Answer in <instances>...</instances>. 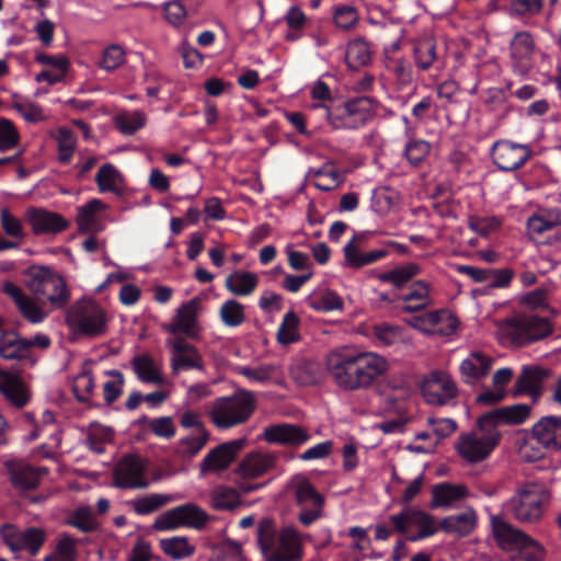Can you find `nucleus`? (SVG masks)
I'll return each mask as SVG.
<instances>
[{"label": "nucleus", "instance_id": "b1692460", "mask_svg": "<svg viewBox=\"0 0 561 561\" xmlns=\"http://www.w3.org/2000/svg\"><path fill=\"white\" fill-rule=\"evenodd\" d=\"M244 439L224 443L210 450L201 463L204 472H220L227 469L243 448Z\"/></svg>", "mask_w": 561, "mask_h": 561}, {"label": "nucleus", "instance_id": "603ef678", "mask_svg": "<svg viewBox=\"0 0 561 561\" xmlns=\"http://www.w3.org/2000/svg\"><path fill=\"white\" fill-rule=\"evenodd\" d=\"M220 320L230 328L239 327L245 319L244 307L234 299H229L222 304L219 310Z\"/></svg>", "mask_w": 561, "mask_h": 561}, {"label": "nucleus", "instance_id": "c9c22d12", "mask_svg": "<svg viewBox=\"0 0 561 561\" xmlns=\"http://www.w3.org/2000/svg\"><path fill=\"white\" fill-rule=\"evenodd\" d=\"M345 104L354 129L367 123L378 111V104L366 96L348 100Z\"/></svg>", "mask_w": 561, "mask_h": 561}, {"label": "nucleus", "instance_id": "f257e3e1", "mask_svg": "<svg viewBox=\"0 0 561 561\" xmlns=\"http://www.w3.org/2000/svg\"><path fill=\"white\" fill-rule=\"evenodd\" d=\"M325 369L341 390H368L388 373L389 362L378 353L343 345L328 353Z\"/></svg>", "mask_w": 561, "mask_h": 561}, {"label": "nucleus", "instance_id": "6ab92c4d", "mask_svg": "<svg viewBox=\"0 0 561 561\" xmlns=\"http://www.w3.org/2000/svg\"><path fill=\"white\" fill-rule=\"evenodd\" d=\"M35 61L43 67L35 76V81L37 83H47L48 85L61 82L70 67L69 59L62 54L36 53Z\"/></svg>", "mask_w": 561, "mask_h": 561}, {"label": "nucleus", "instance_id": "7c9ffc66", "mask_svg": "<svg viewBox=\"0 0 561 561\" xmlns=\"http://www.w3.org/2000/svg\"><path fill=\"white\" fill-rule=\"evenodd\" d=\"M263 438L271 444L300 445L309 440V434L299 426L280 424L264 430Z\"/></svg>", "mask_w": 561, "mask_h": 561}, {"label": "nucleus", "instance_id": "dca6fc26", "mask_svg": "<svg viewBox=\"0 0 561 561\" xmlns=\"http://www.w3.org/2000/svg\"><path fill=\"white\" fill-rule=\"evenodd\" d=\"M199 310L201 300L198 298L191 299L176 309L172 321L163 327L164 330L172 334L182 333L190 339H198L201 332Z\"/></svg>", "mask_w": 561, "mask_h": 561}, {"label": "nucleus", "instance_id": "393cba45", "mask_svg": "<svg viewBox=\"0 0 561 561\" xmlns=\"http://www.w3.org/2000/svg\"><path fill=\"white\" fill-rule=\"evenodd\" d=\"M531 405L525 403L513 404L490 411L481 416V424H489L493 428L501 424L519 425L530 416Z\"/></svg>", "mask_w": 561, "mask_h": 561}, {"label": "nucleus", "instance_id": "ddd939ff", "mask_svg": "<svg viewBox=\"0 0 561 561\" xmlns=\"http://www.w3.org/2000/svg\"><path fill=\"white\" fill-rule=\"evenodd\" d=\"M422 394L428 404L444 405L456 398L458 389L449 374L431 371L422 381Z\"/></svg>", "mask_w": 561, "mask_h": 561}, {"label": "nucleus", "instance_id": "7ed1b4c3", "mask_svg": "<svg viewBox=\"0 0 561 561\" xmlns=\"http://www.w3.org/2000/svg\"><path fill=\"white\" fill-rule=\"evenodd\" d=\"M550 502V493L542 484L525 483L503 504V511L522 524H537L541 520Z\"/></svg>", "mask_w": 561, "mask_h": 561}, {"label": "nucleus", "instance_id": "3c124183", "mask_svg": "<svg viewBox=\"0 0 561 561\" xmlns=\"http://www.w3.org/2000/svg\"><path fill=\"white\" fill-rule=\"evenodd\" d=\"M345 58L351 68H359L367 65L371 59L368 43L363 39L351 42L347 46Z\"/></svg>", "mask_w": 561, "mask_h": 561}, {"label": "nucleus", "instance_id": "13d9d810", "mask_svg": "<svg viewBox=\"0 0 561 561\" xmlns=\"http://www.w3.org/2000/svg\"><path fill=\"white\" fill-rule=\"evenodd\" d=\"M398 202V193L390 187L383 186L374 191L371 205L376 213L387 214Z\"/></svg>", "mask_w": 561, "mask_h": 561}, {"label": "nucleus", "instance_id": "f8f14e48", "mask_svg": "<svg viewBox=\"0 0 561 561\" xmlns=\"http://www.w3.org/2000/svg\"><path fill=\"white\" fill-rule=\"evenodd\" d=\"M291 488L296 501L301 507L299 520L308 526L320 517L323 497L316 491L309 480L301 476L291 480Z\"/></svg>", "mask_w": 561, "mask_h": 561}, {"label": "nucleus", "instance_id": "39448f33", "mask_svg": "<svg viewBox=\"0 0 561 561\" xmlns=\"http://www.w3.org/2000/svg\"><path fill=\"white\" fill-rule=\"evenodd\" d=\"M254 409L253 392L241 389L230 397H221L215 400L210 410V417L218 428H230L249 420Z\"/></svg>", "mask_w": 561, "mask_h": 561}, {"label": "nucleus", "instance_id": "412c9836", "mask_svg": "<svg viewBox=\"0 0 561 561\" xmlns=\"http://www.w3.org/2000/svg\"><path fill=\"white\" fill-rule=\"evenodd\" d=\"M25 219L35 234H56L69 226L61 215L37 207L26 209Z\"/></svg>", "mask_w": 561, "mask_h": 561}, {"label": "nucleus", "instance_id": "f03ea898", "mask_svg": "<svg viewBox=\"0 0 561 561\" xmlns=\"http://www.w3.org/2000/svg\"><path fill=\"white\" fill-rule=\"evenodd\" d=\"M257 541L267 561H296L301 558V536L291 527L276 531L270 519H263L257 527Z\"/></svg>", "mask_w": 561, "mask_h": 561}, {"label": "nucleus", "instance_id": "f3484780", "mask_svg": "<svg viewBox=\"0 0 561 561\" xmlns=\"http://www.w3.org/2000/svg\"><path fill=\"white\" fill-rule=\"evenodd\" d=\"M531 151L526 145L508 140L496 141L492 147L493 162L503 171L519 169L529 159Z\"/></svg>", "mask_w": 561, "mask_h": 561}, {"label": "nucleus", "instance_id": "2f4dec72", "mask_svg": "<svg viewBox=\"0 0 561 561\" xmlns=\"http://www.w3.org/2000/svg\"><path fill=\"white\" fill-rule=\"evenodd\" d=\"M477 525V514L472 508H468L462 513L450 515L445 517L440 524L442 528L446 534L465 537L469 535Z\"/></svg>", "mask_w": 561, "mask_h": 561}, {"label": "nucleus", "instance_id": "a878e982", "mask_svg": "<svg viewBox=\"0 0 561 561\" xmlns=\"http://www.w3.org/2000/svg\"><path fill=\"white\" fill-rule=\"evenodd\" d=\"M534 438L550 450L561 449V416H545L533 427Z\"/></svg>", "mask_w": 561, "mask_h": 561}, {"label": "nucleus", "instance_id": "338daca9", "mask_svg": "<svg viewBox=\"0 0 561 561\" xmlns=\"http://www.w3.org/2000/svg\"><path fill=\"white\" fill-rule=\"evenodd\" d=\"M415 61L417 66L426 70L436 58L435 45L431 39H425L416 44L414 48Z\"/></svg>", "mask_w": 561, "mask_h": 561}, {"label": "nucleus", "instance_id": "a19ab883", "mask_svg": "<svg viewBox=\"0 0 561 561\" xmlns=\"http://www.w3.org/2000/svg\"><path fill=\"white\" fill-rule=\"evenodd\" d=\"M236 373L245 377L250 382L266 385L279 378V368L275 364H261L257 366H238Z\"/></svg>", "mask_w": 561, "mask_h": 561}, {"label": "nucleus", "instance_id": "6e6d98bb", "mask_svg": "<svg viewBox=\"0 0 561 561\" xmlns=\"http://www.w3.org/2000/svg\"><path fill=\"white\" fill-rule=\"evenodd\" d=\"M515 551L518 554V561H543L546 558V550L542 545L528 535Z\"/></svg>", "mask_w": 561, "mask_h": 561}, {"label": "nucleus", "instance_id": "58836bf2", "mask_svg": "<svg viewBox=\"0 0 561 561\" xmlns=\"http://www.w3.org/2000/svg\"><path fill=\"white\" fill-rule=\"evenodd\" d=\"M401 300L405 311H417L428 307L432 304L428 284L423 280L414 282Z\"/></svg>", "mask_w": 561, "mask_h": 561}, {"label": "nucleus", "instance_id": "aec40b11", "mask_svg": "<svg viewBox=\"0 0 561 561\" xmlns=\"http://www.w3.org/2000/svg\"><path fill=\"white\" fill-rule=\"evenodd\" d=\"M2 290L14 301L20 313L28 322L36 324L47 318L48 312L44 309V304L25 295L22 289L13 283H3Z\"/></svg>", "mask_w": 561, "mask_h": 561}, {"label": "nucleus", "instance_id": "680f3d73", "mask_svg": "<svg viewBox=\"0 0 561 561\" xmlns=\"http://www.w3.org/2000/svg\"><path fill=\"white\" fill-rule=\"evenodd\" d=\"M324 116L335 129H354L345 102L328 107Z\"/></svg>", "mask_w": 561, "mask_h": 561}, {"label": "nucleus", "instance_id": "8fccbe9b", "mask_svg": "<svg viewBox=\"0 0 561 561\" xmlns=\"http://www.w3.org/2000/svg\"><path fill=\"white\" fill-rule=\"evenodd\" d=\"M420 271V266L416 263L408 262L381 274L379 279L396 287H401L416 276Z\"/></svg>", "mask_w": 561, "mask_h": 561}, {"label": "nucleus", "instance_id": "09e8293b", "mask_svg": "<svg viewBox=\"0 0 561 561\" xmlns=\"http://www.w3.org/2000/svg\"><path fill=\"white\" fill-rule=\"evenodd\" d=\"M299 328L300 319L298 314L294 311L286 312L277 331V341L282 345L297 342L300 339Z\"/></svg>", "mask_w": 561, "mask_h": 561}, {"label": "nucleus", "instance_id": "4c0bfd02", "mask_svg": "<svg viewBox=\"0 0 561 561\" xmlns=\"http://www.w3.org/2000/svg\"><path fill=\"white\" fill-rule=\"evenodd\" d=\"M131 366L138 379L147 383H161V366L149 354H140L133 358Z\"/></svg>", "mask_w": 561, "mask_h": 561}, {"label": "nucleus", "instance_id": "4be33fe9", "mask_svg": "<svg viewBox=\"0 0 561 561\" xmlns=\"http://www.w3.org/2000/svg\"><path fill=\"white\" fill-rule=\"evenodd\" d=\"M275 465L276 457L272 453L252 451L241 459L236 474L242 480H253L268 473Z\"/></svg>", "mask_w": 561, "mask_h": 561}, {"label": "nucleus", "instance_id": "1a4fd4ad", "mask_svg": "<svg viewBox=\"0 0 561 561\" xmlns=\"http://www.w3.org/2000/svg\"><path fill=\"white\" fill-rule=\"evenodd\" d=\"M390 523L393 529L401 534L416 530V534L410 537L412 540L427 538L439 529L434 516L414 506H408L390 516Z\"/></svg>", "mask_w": 561, "mask_h": 561}, {"label": "nucleus", "instance_id": "e2e57ef3", "mask_svg": "<svg viewBox=\"0 0 561 561\" xmlns=\"http://www.w3.org/2000/svg\"><path fill=\"white\" fill-rule=\"evenodd\" d=\"M112 439V430L100 424H92L85 439L87 446L96 454L104 451V444Z\"/></svg>", "mask_w": 561, "mask_h": 561}, {"label": "nucleus", "instance_id": "0eeeda50", "mask_svg": "<svg viewBox=\"0 0 561 561\" xmlns=\"http://www.w3.org/2000/svg\"><path fill=\"white\" fill-rule=\"evenodd\" d=\"M500 440V434L496 428L489 424H481V417L478 426L469 432L461 434L456 443V450L467 462L477 463L485 460L494 450Z\"/></svg>", "mask_w": 561, "mask_h": 561}, {"label": "nucleus", "instance_id": "c756f323", "mask_svg": "<svg viewBox=\"0 0 561 561\" xmlns=\"http://www.w3.org/2000/svg\"><path fill=\"white\" fill-rule=\"evenodd\" d=\"M106 209V205L98 198L91 199L78 208L76 222L82 233H96L103 230L100 221L101 211Z\"/></svg>", "mask_w": 561, "mask_h": 561}, {"label": "nucleus", "instance_id": "c85d7f7f", "mask_svg": "<svg viewBox=\"0 0 561 561\" xmlns=\"http://www.w3.org/2000/svg\"><path fill=\"white\" fill-rule=\"evenodd\" d=\"M491 525L495 541L503 550L515 551L527 535L496 515L491 516Z\"/></svg>", "mask_w": 561, "mask_h": 561}, {"label": "nucleus", "instance_id": "9b49d317", "mask_svg": "<svg viewBox=\"0 0 561 561\" xmlns=\"http://www.w3.org/2000/svg\"><path fill=\"white\" fill-rule=\"evenodd\" d=\"M209 520V515L198 505L186 503L167 511L157 517L154 528L173 530L181 527L202 529Z\"/></svg>", "mask_w": 561, "mask_h": 561}, {"label": "nucleus", "instance_id": "bf43d9fd", "mask_svg": "<svg viewBox=\"0 0 561 561\" xmlns=\"http://www.w3.org/2000/svg\"><path fill=\"white\" fill-rule=\"evenodd\" d=\"M160 546L165 554L176 560L186 558L194 552V547L184 537L163 539Z\"/></svg>", "mask_w": 561, "mask_h": 561}, {"label": "nucleus", "instance_id": "774afa93", "mask_svg": "<svg viewBox=\"0 0 561 561\" xmlns=\"http://www.w3.org/2000/svg\"><path fill=\"white\" fill-rule=\"evenodd\" d=\"M125 60V51L118 45L106 47L99 61L101 68L111 71L118 68Z\"/></svg>", "mask_w": 561, "mask_h": 561}, {"label": "nucleus", "instance_id": "79ce46f5", "mask_svg": "<svg viewBox=\"0 0 561 561\" xmlns=\"http://www.w3.org/2000/svg\"><path fill=\"white\" fill-rule=\"evenodd\" d=\"M259 284L256 274L245 271H236L231 273L225 282L227 289L237 296L251 295Z\"/></svg>", "mask_w": 561, "mask_h": 561}, {"label": "nucleus", "instance_id": "49530a36", "mask_svg": "<svg viewBox=\"0 0 561 561\" xmlns=\"http://www.w3.org/2000/svg\"><path fill=\"white\" fill-rule=\"evenodd\" d=\"M174 497L168 494L150 493L134 499L129 502V506L138 515H147L156 512L160 507L172 502Z\"/></svg>", "mask_w": 561, "mask_h": 561}, {"label": "nucleus", "instance_id": "bb28decb", "mask_svg": "<svg viewBox=\"0 0 561 561\" xmlns=\"http://www.w3.org/2000/svg\"><path fill=\"white\" fill-rule=\"evenodd\" d=\"M0 393L16 408L24 407L30 400V393L20 376L0 368Z\"/></svg>", "mask_w": 561, "mask_h": 561}, {"label": "nucleus", "instance_id": "69168bd1", "mask_svg": "<svg viewBox=\"0 0 561 561\" xmlns=\"http://www.w3.org/2000/svg\"><path fill=\"white\" fill-rule=\"evenodd\" d=\"M334 23L337 27L350 30L358 22V12L352 5H337L333 12Z\"/></svg>", "mask_w": 561, "mask_h": 561}, {"label": "nucleus", "instance_id": "a211bd4d", "mask_svg": "<svg viewBox=\"0 0 561 561\" xmlns=\"http://www.w3.org/2000/svg\"><path fill=\"white\" fill-rule=\"evenodd\" d=\"M0 535L13 551H27L36 554L45 541V534L39 528L19 530L11 525L4 526Z\"/></svg>", "mask_w": 561, "mask_h": 561}, {"label": "nucleus", "instance_id": "0e129e2a", "mask_svg": "<svg viewBox=\"0 0 561 561\" xmlns=\"http://www.w3.org/2000/svg\"><path fill=\"white\" fill-rule=\"evenodd\" d=\"M68 524L83 533L92 531L98 527L94 514L88 506L78 507L69 517Z\"/></svg>", "mask_w": 561, "mask_h": 561}, {"label": "nucleus", "instance_id": "473e14b6", "mask_svg": "<svg viewBox=\"0 0 561 561\" xmlns=\"http://www.w3.org/2000/svg\"><path fill=\"white\" fill-rule=\"evenodd\" d=\"M469 496V491L463 484L439 483L432 491L433 507H449Z\"/></svg>", "mask_w": 561, "mask_h": 561}, {"label": "nucleus", "instance_id": "cd10ccee", "mask_svg": "<svg viewBox=\"0 0 561 561\" xmlns=\"http://www.w3.org/2000/svg\"><path fill=\"white\" fill-rule=\"evenodd\" d=\"M492 365V357L476 351L461 362L459 369L466 383H476L489 374Z\"/></svg>", "mask_w": 561, "mask_h": 561}, {"label": "nucleus", "instance_id": "5701e85b", "mask_svg": "<svg viewBox=\"0 0 561 561\" xmlns=\"http://www.w3.org/2000/svg\"><path fill=\"white\" fill-rule=\"evenodd\" d=\"M367 233L355 234L343 248L345 265L353 268H359L373 264L387 256L386 250H373L367 253L362 252V245L367 240Z\"/></svg>", "mask_w": 561, "mask_h": 561}, {"label": "nucleus", "instance_id": "20e7f679", "mask_svg": "<svg viewBox=\"0 0 561 561\" xmlns=\"http://www.w3.org/2000/svg\"><path fill=\"white\" fill-rule=\"evenodd\" d=\"M552 331L549 319L529 313L500 322L496 333L503 343L520 346L542 340Z\"/></svg>", "mask_w": 561, "mask_h": 561}, {"label": "nucleus", "instance_id": "2eb2a0df", "mask_svg": "<svg viewBox=\"0 0 561 561\" xmlns=\"http://www.w3.org/2000/svg\"><path fill=\"white\" fill-rule=\"evenodd\" d=\"M165 343L171 351L170 364L173 375L182 370L204 369L203 357L193 344L180 336L168 339Z\"/></svg>", "mask_w": 561, "mask_h": 561}, {"label": "nucleus", "instance_id": "37998d69", "mask_svg": "<svg viewBox=\"0 0 561 561\" xmlns=\"http://www.w3.org/2000/svg\"><path fill=\"white\" fill-rule=\"evenodd\" d=\"M306 301L310 308L322 312L340 310L343 307L342 298L335 291L328 288L313 290Z\"/></svg>", "mask_w": 561, "mask_h": 561}, {"label": "nucleus", "instance_id": "6e6552de", "mask_svg": "<svg viewBox=\"0 0 561 561\" xmlns=\"http://www.w3.org/2000/svg\"><path fill=\"white\" fill-rule=\"evenodd\" d=\"M26 285L37 296L55 307H62L69 299L65 279L51 268L32 266L26 273Z\"/></svg>", "mask_w": 561, "mask_h": 561}, {"label": "nucleus", "instance_id": "9d476101", "mask_svg": "<svg viewBox=\"0 0 561 561\" xmlns=\"http://www.w3.org/2000/svg\"><path fill=\"white\" fill-rule=\"evenodd\" d=\"M113 484L119 489L148 488V461L139 455H126L113 469Z\"/></svg>", "mask_w": 561, "mask_h": 561}, {"label": "nucleus", "instance_id": "052dcab7", "mask_svg": "<svg viewBox=\"0 0 561 561\" xmlns=\"http://www.w3.org/2000/svg\"><path fill=\"white\" fill-rule=\"evenodd\" d=\"M0 224L4 233L18 241L25 238L26 232L20 218L13 215L8 208H2L0 211Z\"/></svg>", "mask_w": 561, "mask_h": 561}, {"label": "nucleus", "instance_id": "864d4df0", "mask_svg": "<svg viewBox=\"0 0 561 561\" xmlns=\"http://www.w3.org/2000/svg\"><path fill=\"white\" fill-rule=\"evenodd\" d=\"M343 175L331 165H324L313 173V184L321 191H332L343 182Z\"/></svg>", "mask_w": 561, "mask_h": 561}, {"label": "nucleus", "instance_id": "ea45409f", "mask_svg": "<svg viewBox=\"0 0 561 561\" xmlns=\"http://www.w3.org/2000/svg\"><path fill=\"white\" fill-rule=\"evenodd\" d=\"M95 182L101 193H114L119 195L124 188V176L117 168L111 163H105L99 169Z\"/></svg>", "mask_w": 561, "mask_h": 561}, {"label": "nucleus", "instance_id": "4d7b16f0", "mask_svg": "<svg viewBox=\"0 0 561 561\" xmlns=\"http://www.w3.org/2000/svg\"><path fill=\"white\" fill-rule=\"evenodd\" d=\"M44 561H76V541L69 535H60L54 551Z\"/></svg>", "mask_w": 561, "mask_h": 561}, {"label": "nucleus", "instance_id": "e433bc0d", "mask_svg": "<svg viewBox=\"0 0 561 561\" xmlns=\"http://www.w3.org/2000/svg\"><path fill=\"white\" fill-rule=\"evenodd\" d=\"M27 355L26 339L15 331L3 330L0 333V357L3 359H20Z\"/></svg>", "mask_w": 561, "mask_h": 561}, {"label": "nucleus", "instance_id": "f704fd0d", "mask_svg": "<svg viewBox=\"0 0 561 561\" xmlns=\"http://www.w3.org/2000/svg\"><path fill=\"white\" fill-rule=\"evenodd\" d=\"M561 225V209H546L527 220V232L531 238L539 237Z\"/></svg>", "mask_w": 561, "mask_h": 561}, {"label": "nucleus", "instance_id": "5fc2aeb1", "mask_svg": "<svg viewBox=\"0 0 561 561\" xmlns=\"http://www.w3.org/2000/svg\"><path fill=\"white\" fill-rule=\"evenodd\" d=\"M534 50V43L527 32H518L511 42L512 58L522 64L530 58Z\"/></svg>", "mask_w": 561, "mask_h": 561}, {"label": "nucleus", "instance_id": "c03bdc74", "mask_svg": "<svg viewBox=\"0 0 561 561\" xmlns=\"http://www.w3.org/2000/svg\"><path fill=\"white\" fill-rule=\"evenodd\" d=\"M47 473L45 468H34L28 465L16 466L11 471V481L20 490L34 489L43 476Z\"/></svg>", "mask_w": 561, "mask_h": 561}, {"label": "nucleus", "instance_id": "423d86ee", "mask_svg": "<svg viewBox=\"0 0 561 561\" xmlns=\"http://www.w3.org/2000/svg\"><path fill=\"white\" fill-rule=\"evenodd\" d=\"M66 322L75 334L94 337L105 333L107 314L96 301L81 299L69 308Z\"/></svg>", "mask_w": 561, "mask_h": 561}, {"label": "nucleus", "instance_id": "de8ad7c7", "mask_svg": "<svg viewBox=\"0 0 561 561\" xmlns=\"http://www.w3.org/2000/svg\"><path fill=\"white\" fill-rule=\"evenodd\" d=\"M241 503L239 493L228 486H217L210 493V505L218 511H230Z\"/></svg>", "mask_w": 561, "mask_h": 561}, {"label": "nucleus", "instance_id": "a18cd8bd", "mask_svg": "<svg viewBox=\"0 0 561 561\" xmlns=\"http://www.w3.org/2000/svg\"><path fill=\"white\" fill-rule=\"evenodd\" d=\"M147 115L139 110L122 111L114 118L117 129L126 136L134 135L147 124Z\"/></svg>", "mask_w": 561, "mask_h": 561}, {"label": "nucleus", "instance_id": "4468645a", "mask_svg": "<svg viewBox=\"0 0 561 561\" xmlns=\"http://www.w3.org/2000/svg\"><path fill=\"white\" fill-rule=\"evenodd\" d=\"M408 324L427 335L448 336L458 327V320L447 310H435L408 319Z\"/></svg>", "mask_w": 561, "mask_h": 561}, {"label": "nucleus", "instance_id": "72a5a7b5", "mask_svg": "<svg viewBox=\"0 0 561 561\" xmlns=\"http://www.w3.org/2000/svg\"><path fill=\"white\" fill-rule=\"evenodd\" d=\"M545 371L539 367H524L515 383V396L527 393L536 400L541 393Z\"/></svg>", "mask_w": 561, "mask_h": 561}]
</instances>
